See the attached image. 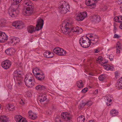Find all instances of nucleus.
I'll return each mask as SVG.
<instances>
[{"label": "nucleus", "instance_id": "58", "mask_svg": "<svg viewBox=\"0 0 122 122\" xmlns=\"http://www.w3.org/2000/svg\"><path fill=\"white\" fill-rule=\"evenodd\" d=\"M105 60L106 61H105V62H104L103 61V62H102V63L103 64H104L107 63V61H106V60Z\"/></svg>", "mask_w": 122, "mask_h": 122}, {"label": "nucleus", "instance_id": "35", "mask_svg": "<svg viewBox=\"0 0 122 122\" xmlns=\"http://www.w3.org/2000/svg\"><path fill=\"white\" fill-rule=\"evenodd\" d=\"M122 82L120 81V80L119 79L117 81V82L116 84V86L118 88H122Z\"/></svg>", "mask_w": 122, "mask_h": 122}, {"label": "nucleus", "instance_id": "33", "mask_svg": "<svg viewBox=\"0 0 122 122\" xmlns=\"http://www.w3.org/2000/svg\"><path fill=\"white\" fill-rule=\"evenodd\" d=\"M61 49V48L59 47H57L54 48V53L55 54L59 55L60 52L58 51H59V50Z\"/></svg>", "mask_w": 122, "mask_h": 122}, {"label": "nucleus", "instance_id": "10", "mask_svg": "<svg viewBox=\"0 0 122 122\" xmlns=\"http://www.w3.org/2000/svg\"><path fill=\"white\" fill-rule=\"evenodd\" d=\"M12 25L17 29H20L23 27V23L21 21H15L12 23Z\"/></svg>", "mask_w": 122, "mask_h": 122}, {"label": "nucleus", "instance_id": "47", "mask_svg": "<svg viewBox=\"0 0 122 122\" xmlns=\"http://www.w3.org/2000/svg\"><path fill=\"white\" fill-rule=\"evenodd\" d=\"M88 90L87 88H85L82 90V92L83 93H85Z\"/></svg>", "mask_w": 122, "mask_h": 122}, {"label": "nucleus", "instance_id": "60", "mask_svg": "<svg viewBox=\"0 0 122 122\" xmlns=\"http://www.w3.org/2000/svg\"><path fill=\"white\" fill-rule=\"evenodd\" d=\"M21 84V83L20 82H18L17 83V84L18 86H19Z\"/></svg>", "mask_w": 122, "mask_h": 122}, {"label": "nucleus", "instance_id": "62", "mask_svg": "<svg viewBox=\"0 0 122 122\" xmlns=\"http://www.w3.org/2000/svg\"><path fill=\"white\" fill-rule=\"evenodd\" d=\"M21 101L22 102V103H21V102L20 103H21V104L22 105L24 104V102L23 101V100L22 99H21Z\"/></svg>", "mask_w": 122, "mask_h": 122}, {"label": "nucleus", "instance_id": "19", "mask_svg": "<svg viewBox=\"0 0 122 122\" xmlns=\"http://www.w3.org/2000/svg\"><path fill=\"white\" fill-rule=\"evenodd\" d=\"M0 122H9L8 118L5 116L2 115L0 117Z\"/></svg>", "mask_w": 122, "mask_h": 122}, {"label": "nucleus", "instance_id": "30", "mask_svg": "<svg viewBox=\"0 0 122 122\" xmlns=\"http://www.w3.org/2000/svg\"><path fill=\"white\" fill-rule=\"evenodd\" d=\"M29 117L32 120H34L37 117V115L36 114L31 113V114H29Z\"/></svg>", "mask_w": 122, "mask_h": 122}, {"label": "nucleus", "instance_id": "23", "mask_svg": "<svg viewBox=\"0 0 122 122\" xmlns=\"http://www.w3.org/2000/svg\"><path fill=\"white\" fill-rule=\"evenodd\" d=\"M116 51L117 54H118L120 53L121 50V47L120 43L119 42H118L116 44Z\"/></svg>", "mask_w": 122, "mask_h": 122}, {"label": "nucleus", "instance_id": "16", "mask_svg": "<svg viewBox=\"0 0 122 122\" xmlns=\"http://www.w3.org/2000/svg\"><path fill=\"white\" fill-rule=\"evenodd\" d=\"M92 20L93 22L96 23H99L101 20V18L98 15H94L92 17Z\"/></svg>", "mask_w": 122, "mask_h": 122}, {"label": "nucleus", "instance_id": "37", "mask_svg": "<svg viewBox=\"0 0 122 122\" xmlns=\"http://www.w3.org/2000/svg\"><path fill=\"white\" fill-rule=\"evenodd\" d=\"M77 84L78 87L79 88L82 87L83 86L82 81L81 80L78 81L77 82Z\"/></svg>", "mask_w": 122, "mask_h": 122}, {"label": "nucleus", "instance_id": "18", "mask_svg": "<svg viewBox=\"0 0 122 122\" xmlns=\"http://www.w3.org/2000/svg\"><path fill=\"white\" fill-rule=\"evenodd\" d=\"M35 88L38 91H45L46 89V86L42 85H39L37 86Z\"/></svg>", "mask_w": 122, "mask_h": 122}, {"label": "nucleus", "instance_id": "2", "mask_svg": "<svg viewBox=\"0 0 122 122\" xmlns=\"http://www.w3.org/2000/svg\"><path fill=\"white\" fill-rule=\"evenodd\" d=\"M31 2V1L30 0H26L24 2L25 6L26 7V10L23 12V14L25 15H29L33 13L34 6Z\"/></svg>", "mask_w": 122, "mask_h": 122}, {"label": "nucleus", "instance_id": "28", "mask_svg": "<svg viewBox=\"0 0 122 122\" xmlns=\"http://www.w3.org/2000/svg\"><path fill=\"white\" fill-rule=\"evenodd\" d=\"M39 101L41 102H42L46 100L47 99L46 96L45 95H43L39 97Z\"/></svg>", "mask_w": 122, "mask_h": 122}, {"label": "nucleus", "instance_id": "24", "mask_svg": "<svg viewBox=\"0 0 122 122\" xmlns=\"http://www.w3.org/2000/svg\"><path fill=\"white\" fill-rule=\"evenodd\" d=\"M85 120V117L84 116L81 115L78 117L77 120L78 122H84Z\"/></svg>", "mask_w": 122, "mask_h": 122}, {"label": "nucleus", "instance_id": "49", "mask_svg": "<svg viewBox=\"0 0 122 122\" xmlns=\"http://www.w3.org/2000/svg\"><path fill=\"white\" fill-rule=\"evenodd\" d=\"M60 117H56L55 120V122H62Z\"/></svg>", "mask_w": 122, "mask_h": 122}, {"label": "nucleus", "instance_id": "32", "mask_svg": "<svg viewBox=\"0 0 122 122\" xmlns=\"http://www.w3.org/2000/svg\"><path fill=\"white\" fill-rule=\"evenodd\" d=\"M81 15H80V14H78L76 17V19L78 21H81L84 19H83L82 17L81 16Z\"/></svg>", "mask_w": 122, "mask_h": 122}, {"label": "nucleus", "instance_id": "57", "mask_svg": "<svg viewBox=\"0 0 122 122\" xmlns=\"http://www.w3.org/2000/svg\"><path fill=\"white\" fill-rule=\"evenodd\" d=\"M98 90H96L94 92V93L95 94H97L98 93Z\"/></svg>", "mask_w": 122, "mask_h": 122}, {"label": "nucleus", "instance_id": "8", "mask_svg": "<svg viewBox=\"0 0 122 122\" xmlns=\"http://www.w3.org/2000/svg\"><path fill=\"white\" fill-rule=\"evenodd\" d=\"M97 0H86L85 1L86 5L88 6H90L91 9L95 8L96 6V3Z\"/></svg>", "mask_w": 122, "mask_h": 122}, {"label": "nucleus", "instance_id": "42", "mask_svg": "<svg viewBox=\"0 0 122 122\" xmlns=\"http://www.w3.org/2000/svg\"><path fill=\"white\" fill-rule=\"evenodd\" d=\"M61 53H60L59 55L61 56H64L65 55L66 53V52L65 50H64L63 49H61Z\"/></svg>", "mask_w": 122, "mask_h": 122}, {"label": "nucleus", "instance_id": "39", "mask_svg": "<svg viewBox=\"0 0 122 122\" xmlns=\"http://www.w3.org/2000/svg\"><path fill=\"white\" fill-rule=\"evenodd\" d=\"M80 15H81V16H82V18L83 19L86 17L87 15V13L86 11L80 13Z\"/></svg>", "mask_w": 122, "mask_h": 122}, {"label": "nucleus", "instance_id": "4", "mask_svg": "<svg viewBox=\"0 0 122 122\" xmlns=\"http://www.w3.org/2000/svg\"><path fill=\"white\" fill-rule=\"evenodd\" d=\"M69 8V6L67 5V4L65 1H63L60 2L58 9L61 13L64 14L66 13Z\"/></svg>", "mask_w": 122, "mask_h": 122}, {"label": "nucleus", "instance_id": "56", "mask_svg": "<svg viewBox=\"0 0 122 122\" xmlns=\"http://www.w3.org/2000/svg\"><path fill=\"white\" fill-rule=\"evenodd\" d=\"M119 27L120 28L122 29V23L120 24V25L119 26Z\"/></svg>", "mask_w": 122, "mask_h": 122}, {"label": "nucleus", "instance_id": "64", "mask_svg": "<svg viewBox=\"0 0 122 122\" xmlns=\"http://www.w3.org/2000/svg\"><path fill=\"white\" fill-rule=\"evenodd\" d=\"M89 122H95L93 120H91Z\"/></svg>", "mask_w": 122, "mask_h": 122}, {"label": "nucleus", "instance_id": "51", "mask_svg": "<svg viewBox=\"0 0 122 122\" xmlns=\"http://www.w3.org/2000/svg\"><path fill=\"white\" fill-rule=\"evenodd\" d=\"M109 58L110 60H112L113 59V55L112 54L110 55L109 56Z\"/></svg>", "mask_w": 122, "mask_h": 122}, {"label": "nucleus", "instance_id": "48", "mask_svg": "<svg viewBox=\"0 0 122 122\" xmlns=\"http://www.w3.org/2000/svg\"><path fill=\"white\" fill-rule=\"evenodd\" d=\"M115 77L117 78L118 77L120 74L118 72L116 71L115 73Z\"/></svg>", "mask_w": 122, "mask_h": 122}, {"label": "nucleus", "instance_id": "43", "mask_svg": "<svg viewBox=\"0 0 122 122\" xmlns=\"http://www.w3.org/2000/svg\"><path fill=\"white\" fill-rule=\"evenodd\" d=\"M119 16H117L115 17L114 19H115V21L118 22H121L120 18L119 17Z\"/></svg>", "mask_w": 122, "mask_h": 122}, {"label": "nucleus", "instance_id": "38", "mask_svg": "<svg viewBox=\"0 0 122 122\" xmlns=\"http://www.w3.org/2000/svg\"><path fill=\"white\" fill-rule=\"evenodd\" d=\"M6 24V22L5 20L4 19H2L0 20V26L4 27L5 25Z\"/></svg>", "mask_w": 122, "mask_h": 122}, {"label": "nucleus", "instance_id": "52", "mask_svg": "<svg viewBox=\"0 0 122 122\" xmlns=\"http://www.w3.org/2000/svg\"><path fill=\"white\" fill-rule=\"evenodd\" d=\"M94 50L95 53H98L99 51V50L98 48L95 49Z\"/></svg>", "mask_w": 122, "mask_h": 122}, {"label": "nucleus", "instance_id": "14", "mask_svg": "<svg viewBox=\"0 0 122 122\" xmlns=\"http://www.w3.org/2000/svg\"><path fill=\"white\" fill-rule=\"evenodd\" d=\"M24 82L25 85L28 87H31L34 85L33 83L32 82V81L28 79L25 77L24 79Z\"/></svg>", "mask_w": 122, "mask_h": 122}, {"label": "nucleus", "instance_id": "45", "mask_svg": "<svg viewBox=\"0 0 122 122\" xmlns=\"http://www.w3.org/2000/svg\"><path fill=\"white\" fill-rule=\"evenodd\" d=\"M22 0H13L14 2L13 4L14 5H17Z\"/></svg>", "mask_w": 122, "mask_h": 122}, {"label": "nucleus", "instance_id": "53", "mask_svg": "<svg viewBox=\"0 0 122 122\" xmlns=\"http://www.w3.org/2000/svg\"><path fill=\"white\" fill-rule=\"evenodd\" d=\"M107 9V7L106 6H105L103 7V9H102V10L103 11H105Z\"/></svg>", "mask_w": 122, "mask_h": 122}, {"label": "nucleus", "instance_id": "21", "mask_svg": "<svg viewBox=\"0 0 122 122\" xmlns=\"http://www.w3.org/2000/svg\"><path fill=\"white\" fill-rule=\"evenodd\" d=\"M27 30L28 32L30 33H32L35 30H37L34 27L31 25H30L27 27Z\"/></svg>", "mask_w": 122, "mask_h": 122}, {"label": "nucleus", "instance_id": "31", "mask_svg": "<svg viewBox=\"0 0 122 122\" xmlns=\"http://www.w3.org/2000/svg\"><path fill=\"white\" fill-rule=\"evenodd\" d=\"M85 106V102H82L79 105L78 108L79 110H81Z\"/></svg>", "mask_w": 122, "mask_h": 122}, {"label": "nucleus", "instance_id": "15", "mask_svg": "<svg viewBox=\"0 0 122 122\" xmlns=\"http://www.w3.org/2000/svg\"><path fill=\"white\" fill-rule=\"evenodd\" d=\"M23 75V73L22 71L17 70L15 71L13 73V76L14 77H21Z\"/></svg>", "mask_w": 122, "mask_h": 122}, {"label": "nucleus", "instance_id": "59", "mask_svg": "<svg viewBox=\"0 0 122 122\" xmlns=\"http://www.w3.org/2000/svg\"><path fill=\"white\" fill-rule=\"evenodd\" d=\"M31 113H33L31 111H30L28 112V116L29 114H31Z\"/></svg>", "mask_w": 122, "mask_h": 122}, {"label": "nucleus", "instance_id": "46", "mask_svg": "<svg viewBox=\"0 0 122 122\" xmlns=\"http://www.w3.org/2000/svg\"><path fill=\"white\" fill-rule=\"evenodd\" d=\"M85 105H87V106H90L92 105V103L91 101H88L86 103L85 102Z\"/></svg>", "mask_w": 122, "mask_h": 122}, {"label": "nucleus", "instance_id": "5", "mask_svg": "<svg viewBox=\"0 0 122 122\" xmlns=\"http://www.w3.org/2000/svg\"><path fill=\"white\" fill-rule=\"evenodd\" d=\"M72 115L68 112H64L61 113V117L65 120L70 122L72 117Z\"/></svg>", "mask_w": 122, "mask_h": 122}, {"label": "nucleus", "instance_id": "63", "mask_svg": "<svg viewBox=\"0 0 122 122\" xmlns=\"http://www.w3.org/2000/svg\"><path fill=\"white\" fill-rule=\"evenodd\" d=\"M89 75H91L92 76H93V73H90L89 74Z\"/></svg>", "mask_w": 122, "mask_h": 122}, {"label": "nucleus", "instance_id": "36", "mask_svg": "<svg viewBox=\"0 0 122 122\" xmlns=\"http://www.w3.org/2000/svg\"><path fill=\"white\" fill-rule=\"evenodd\" d=\"M8 109L10 111H12L14 110L15 107L12 104H8Z\"/></svg>", "mask_w": 122, "mask_h": 122}, {"label": "nucleus", "instance_id": "54", "mask_svg": "<svg viewBox=\"0 0 122 122\" xmlns=\"http://www.w3.org/2000/svg\"><path fill=\"white\" fill-rule=\"evenodd\" d=\"M120 36L118 35L115 34L114 35V37L115 38H119Z\"/></svg>", "mask_w": 122, "mask_h": 122}, {"label": "nucleus", "instance_id": "3", "mask_svg": "<svg viewBox=\"0 0 122 122\" xmlns=\"http://www.w3.org/2000/svg\"><path fill=\"white\" fill-rule=\"evenodd\" d=\"M79 43L81 46L84 48L88 47L91 44L90 39L86 36L81 37L80 39Z\"/></svg>", "mask_w": 122, "mask_h": 122}, {"label": "nucleus", "instance_id": "61", "mask_svg": "<svg viewBox=\"0 0 122 122\" xmlns=\"http://www.w3.org/2000/svg\"><path fill=\"white\" fill-rule=\"evenodd\" d=\"M119 17H120V19L121 20V22H122V16H119Z\"/></svg>", "mask_w": 122, "mask_h": 122}, {"label": "nucleus", "instance_id": "6", "mask_svg": "<svg viewBox=\"0 0 122 122\" xmlns=\"http://www.w3.org/2000/svg\"><path fill=\"white\" fill-rule=\"evenodd\" d=\"M90 37L91 43H92L93 44H96L99 43V37L93 34H91L90 36Z\"/></svg>", "mask_w": 122, "mask_h": 122}, {"label": "nucleus", "instance_id": "25", "mask_svg": "<svg viewBox=\"0 0 122 122\" xmlns=\"http://www.w3.org/2000/svg\"><path fill=\"white\" fill-rule=\"evenodd\" d=\"M51 55V52L47 51L45 52L44 53V56L47 58H49L53 57L52 56H50Z\"/></svg>", "mask_w": 122, "mask_h": 122}, {"label": "nucleus", "instance_id": "12", "mask_svg": "<svg viewBox=\"0 0 122 122\" xmlns=\"http://www.w3.org/2000/svg\"><path fill=\"white\" fill-rule=\"evenodd\" d=\"M8 36L5 32L0 31V42H4L8 39Z\"/></svg>", "mask_w": 122, "mask_h": 122}, {"label": "nucleus", "instance_id": "9", "mask_svg": "<svg viewBox=\"0 0 122 122\" xmlns=\"http://www.w3.org/2000/svg\"><path fill=\"white\" fill-rule=\"evenodd\" d=\"M44 24V21L41 18L38 19L37 21L36 29L38 31L42 28Z\"/></svg>", "mask_w": 122, "mask_h": 122}, {"label": "nucleus", "instance_id": "55", "mask_svg": "<svg viewBox=\"0 0 122 122\" xmlns=\"http://www.w3.org/2000/svg\"><path fill=\"white\" fill-rule=\"evenodd\" d=\"M118 4H121L122 3V0H118Z\"/></svg>", "mask_w": 122, "mask_h": 122}, {"label": "nucleus", "instance_id": "11", "mask_svg": "<svg viewBox=\"0 0 122 122\" xmlns=\"http://www.w3.org/2000/svg\"><path fill=\"white\" fill-rule=\"evenodd\" d=\"M16 9L13 7H10L8 9V13L10 16L12 17H14L16 15Z\"/></svg>", "mask_w": 122, "mask_h": 122}, {"label": "nucleus", "instance_id": "50", "mask_svg": "<svg viewBox=\"0 0 122 122\" xmlns=\"http://www.w3.org/2000/svg\"><path fill=\"white\" fill-rule=\"evenodd\" d=\"M19 122H27L26 119L22 117V118L20 120Z\"/></svg>", "mask_w": 122, "mask_h": 122}, {"label": "nucleus", "instance_id": "13", "mask_svg": "<svg viewBox=\"0 0 122 122\" xmlns=\"http://www.w3.org/2000/svg\"><path fill=\"white\" fill-rule=\"evenodd\" d=\"M105 98V102H106V105L108 106H110L112 104L111 102L113 99L111 95H109L107 96Z\"/></svg>", "mask_w": 122, "mask_h": 122}, {"label": "nucleus", "instance_id": "7", "mask_svg": "<svg viewBox=\"0 0 122 122\" xmlns=\"http://www.w3.org/2000/svg\"><path fill=\"white\" fill-rule=\"evenodd\" d=\"M11 64V61L8 60H6L2 61L1 65L4 69H7L10 68Z\"/></svg>", "mask_w": 122, "mask_h": 122}, {"label": "nucleus", "instance_id": "20", "mask_svg": "<svg viewBox=\"0 0 122 122\" xmlns=\"http://www.w3.org/2000/svg\"><path fill=\"white\" fill-rule=\"evenodd\" d=\"M32 72L35 76L36 75H38V74L41 73V71L37 67L33 69Z\"/></svg>", "mask_w": 122, "mask_h": 122}, {"label": "nucleus", "instance_id": "26", "mask_svg": "<svg viewBox=\"0 0 122 122\" xmlns=\"http://www.w3.org/2000/svg\"><path fill=\"white\" fill-rule=\"evenodd\" d=\"M25 77L27 78L28 79L32 81H34V77L33 75L30 73L27 74L25 76Z\"/></svg>", "mask_w": 122, "mask_h": 122}, {"label": "nucleus", "instance_id": "22", "mask_svg": "<svg viewBox=\"0 0 122 122\" xmlns=\"http://www.w3.org/2000/svg\"><path fill=\"white\" fill-rule=\"evenodd\" d=\"M110 115L112 117L117 116L118 115V112L115 109L112 110L110 112Z\"/></svg>", "mask_w": 122, "mask_h": 122}, {"label": "nucleus", "instance_id": "29", "mask_svg": "<svg viewBox=\"0 0 122 122\" xmlns=\"http://www.w3.org/2000/svg\"><path fill=\"white\" fill-rule=\"evenodd\" d=\"M107 75L104 74L100 76L99 77V79L100 81H103L107 77Z\"/></svg>", "mask_w": 122, "mask_h": 122}, {"label": "nucleus", "instance_id": "34", "mask_svg": "<svg viewBox=\"0 0 122 122\" xmlns=\"http://www.w3.org/2000/svg\"><path fill=\"white\" fill-rule=\"evenodd\" d=\"M22 117L20 115H17L15 117V119L16 121L19 122L20 121L22 118Z\"/></svg>", "mask_w": 122, "mask_h": 122}, {"label": "nucleus", "instance_id": "1", "mask_svg": "<svg viewBox=\"0 0 122 122\" xmlns=\"http://www.w3.org/2000/svg\"><path fill=\"white\" fill-rule=\"evenodd\" d=\"M72 23L71 20H65L63 22L61 25L62 32L69 37H71L74 33L79 34L82 32V30L81 28L77 26L71 27Z\"/></svg>", "mask_w": 122, "mask_h": 122}, {"label": "nucleus", "instance_id": "41", "mask_svg": "<svg viewBox=\"0 0 122 122\" xmlns=\"http://www.w3.org/2000/svg\"><path fill=\"white\" fill-rule=\"evenodd\" d=\"M19 40L20 39L18 38L17 37L14 38H11V43H12L13 42L15 41H16L17 40V41H16V42L17 43L18 42H19Z\"/></svg>", "mask_w": 122, "mask_h": 122}, {"label": "nucleus", "instance_id": "17", "mask_svg": "<svg viewBox=\"0 0 122 122\" xmlns=\"http://www.w3.org/2000/svg\"><path fill=\"white\" fill-rule=\"evenodd\" d=\"M36 79L40 81H42L44 79L45 77L44 74L42 72L36 75L35 76Z\"/></svg>", "mask_w": 122, "mask_h": 122}, {"label": "nucleus", "instance_id": "40", "mask_svg": "<svg viewBox=\"0 0 122 122\" xmlns=\"http://www.w3.org/2000/svg\"><path fill=\"white\" fill-rule=\"evenodd\" d=\"M96 61L97 63H100L101 62H102V61H103L102 57L101 56L99 57L97 59Z\"/></svg>", "mask_w": 122, "mask_h": 122}, {"label": "nucleus", "instance_id": "27", "mask_svg": "<svg viewBox=\"0 0 122 122\" xmlns=\"http://www.w3.org/2000/svg\"><path fill=\"white\" fill-rule=\"evenodd\" d=\"M103 67L105 69L107 70H112L113 68L112 66H110L109 65H106L103 66Z\"/></svg>", "mask_w": 122, "mask_h": 122}, {"label": "nucleus", "instance_id": "44", "mask_svg": "<svg viewBox=\"0 0 122 122\" xmlns=\"http://www.w3.org/2000/svg\"><path fill=\"white\" fill-rule=\"evenodd\" d=\"M10 49H8L6 50L5 51V53L8 55H10V52H11V50H10Z\"/></svg>", "mask_w": 122, "mask_h": 122}]
</instances>
